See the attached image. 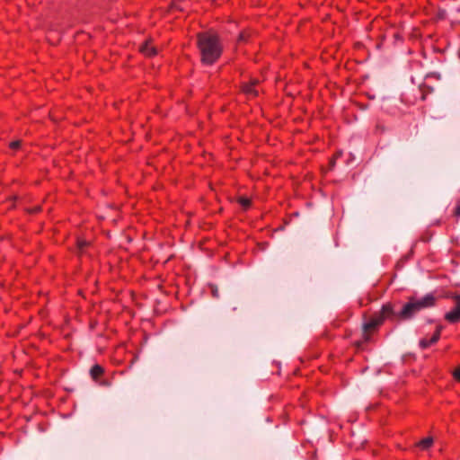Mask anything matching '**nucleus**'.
<instances>
[{
	"instance_id": "f257e3e1",
	"label": "nucleus",
	"mask_w": 460,
	"mask_h": 460,
	"mask_svg": "<svg viewBox=\"0 0 460 460\" xmlns=\"http://www.w3.org/2000/svg\"><path fill=\"white\" fill-rule=\"evenodd\" d=\"M434 305L435 297L431 294H428L420 298L411 297L409 302L403 305L399 314L394 312L391 304H385L378 313L374 314L368 322L364 323V334L366 335L367 332L376 329L387 318L398 317L402 320H408L413 317L421 310L431 307Z\"/></svg>"
},
{
	"instance_id": "f03ea898",
	"label": "nucleus",
	"mask_w": 460,
	"mask_h": 460,
	"mask_svg": "<svg viewBox=\"0 0 460 460\" xmlns=\"http://www.w3.org/2000/svg\"><path fill=\"white\" fill-rule=\"evenodd\" d=\"M197 39L202 64L213 65L222 54L218 35L212 31H208L198 33Z\"/></svg>"
},
{
	"instance_id": "7ed1b4c3",
	"label": "nucleus",
	"mask_w": 460,
	"mask_h": 460,
	"mask_svg": "<svg viewBox=\"0 0 460 460\" xmlns=\"http://www.w3.org/2000/svg\"><path fill=\"white\" fill-rule=\"evenodd\" d=\"M454 308L445 314V319L449 323H455L460 320V295L455 296Z\"/></svg>"
},
{
	"instance_id": "20e7f679",
	"label": "nucleus",
	"mask_w": 460,
	"mask_h": 460,
	"mask_svg": "<svg viewBox=\"0 0 460 460\" xmlns=\"http://www.w3.org/2000/svg\"><path fill=\"white\" fill-rule=\"evenodd\" d=\"M258 84H259L258 79H252L250 81V83L244 84L243 85V90L248 95L256 96L258 94V91L254 88V86Z\"/></svg>"
},
{
	"instance_id": "39448f33",
	"label": "nucleus",
	"mask_w": 460,
	"mask_h": 460,
	"mask_svg": "<svg viewBox=\"0 0 460 460\" xmlns=\"http://www.w3.org/2000/svg\"><path fill=\"white\" fill-rule=\"evenodd\" d=\"M139 50L146 56L147 57H152V56H155L156 55L157 53V50L155 47L151 46L150 44V41H146L145 43H143L140 47H139Z\"/></svg>"
},
{
	"instance_id": "423d86ee",
	"label": "nucleus",
	"mask_w": 460,
	"mask_h": 460,
	"mask_svg": "<svg viewBox=\"0 0 460 460\" xmlns=\"http://www.w3.org/2000/svg\"><path fill=\"white\" fill-rule=\"evenodd\" d=\"M103 373V368L99 365H94L90 371L91 376L96 380Z\"/></svg>"
},
{
	"instance_id": "0eeeda50",
	"label": "nucleus",
	"mask_w": 460,
	"mask_h": 460,
	"mask_svg": "<svg viewBox=\"0 0 460 460\" xmlns=\"http://www.w3.org/2000/svg\"><path fill=\"white\" fill-rule=\"evenodd\" d=\"M433 444V438L431 437L426 438L422 440H420L418 444L421 448L427 449L430 447Z\"/></svg>"
},
{
	"instance_id": "6e6552de",
	"label": "nucleus",
	"mask_w": 460,
	"mask_h": 460,
	"mask_svg": "<svg viewBox=\"0 0 460 460\" xmlns=\"http://www.w3.org/2000/svg\"><path fill=\"white\" fill-rule=\"evenodd\" d=\"M442 326H438L436 332H434L433 336L429 340V343H436L439 338H440V332L442 331Z\"/></svg>"
},
{
	"instance_id": "1a4fd4ad",
	"label": "nucleus",
	"mask_w": 460,
	"mask_h": 460,
	"mask_svg": "<svg viewBox=\"0 0 460 460\" xmlns=\"http://www.w3.org/2000/svg\"><path fill=\"white\" fill-rule=\"evenodd\" d=\"M237 201L245 209L251 205V199L245 197H239Z\"/></svg>"
},
{
	"instance_id": "9d476101",
	"label": "nucleus",
	"mask_w": 460,
	"mask_h": 460,
	"mask_svg": "<svg viewBox=\"0 0 460 460\" xmlns=\"http://www.w3.org/2000/svg\"><path fill=\"white\" fill-rule=\"evenodd\" d=\"M88 245V243L84 240H77V248L80 252Z\"/></svg>"
},
{
	"instance_id": "9b49d317",
	"label": "nucleus",
	"mask_w": 460,
	"mask_h": 460,
	"mask_svg": "<svg viewBox=\"0 0 460 460\" xmlns=\"http://www.w3.org/2000/svg\"><path fill=\"white\" fill-rule=\"evenodd\" d=\"M431 344L432 343H429V341H428L426 339H422V340L420 341V346L422 349H426V348H428Z\"/></svg>"
},
{
	"instance_id": "f8f14e48",
	"label": "nucleus",
	"mask_w": 460,
	"mask_h": 460,
	"mask_svg": "<svg viewBox=\"0 0 460 460\" xmlns=\"http://www.w3.org/2000/svg\"><path fill=\"white\" fill-rule=\"evenodd\" d=\"M453 376L457 381H460V367H456L453 371Z\"/></svg>"
},
{
	"instance_id": "ddd939ff",
	"label": "nucleus",
	"mask_w": 460,
	"mask_h": 460,
	"mask_svg": "<svg viewBox=\"0 0 460 460\" xmlns=\"http://www.w3.org/2000/svg\"><path fill=\"white\" fill-rule=\"evenodd\" d=\"M211 291L214 297H219L218 288L216 286H211Z\"/></svg>"
},
{
	"instance_id": "4468645a",
	"label": "nucleus",
	"mask_w": 460,
	"mask_h": 460,
	"mask_svg": "<svg viewBox=\"0 0 460 460\" xmlns=\"http://www.w3.org/2000/svg\"><path fill=\"white\" fill-rule=\"evenodd\" d=\"M21 146V141L20 140H15V141H13L10 143V147L11 148H13V149H16L18 147H20Z\"/></svg>"
},
{
	"instance_id": "2eb2a0df",
	"label": "nucleus",
	"mask_w": 460,
	"mask_h": 460,
	"mask_svg": "<svg viewBox=\"0 0 460 460\" xmlns=\"http://www.w3.org/2000/svg\"><path fill=\"white\" fill-rule=\"evenodd\" d=\"M335 165V158L331 159L330 161V168H333Z\"/></svg>"
},
{
	"instance_id": "dca6fc26",
	"label": "nucleus",
	"mask_w": 460,
	"mask_h": 460,
	"mask_svg": "<svg viewBox=\"0 0 460 460\" xmlns=\"http://www.w3.org/2000/svg\"><path fill=\"white\" fill-rule=\"evenodd\" d=\"M456 215L460 216V203L458 204V206L456 208Z\"/></svg>"
},
{
	"instance_id": "f3484780",
	"label": "nucleus",
	"mask_w": 460,
	"mask_h": 460,
	"mask_svg": "<svg viewBox=\"0 0 460 460\" xmlns=\"http://www.w3.org/2000/svg\"><path fill=\"white\" fill-rule=\"evenodd\" d=\"M40 207H35V208H33L32 209H31V212H33V213H34V212H38V211H40Z\"/></svg>"
},
{
	"instance_id": "a211bd4d",
	"label": "nucleus",
	"mask_w": 460,
	"mask_h": 460,
	"mask_svg": "<svg viewBox=\"0 0 460 460\" xmlns=\"http://www.w3.org/2000/svg\"><path fill=\"white\" fill-rule=\"evenodd\" d=\"M341 152L337 153V154L335 155L334 158H335V159H336V158H338L339 156H341Z\"/></svg>"
}]
</instances>
